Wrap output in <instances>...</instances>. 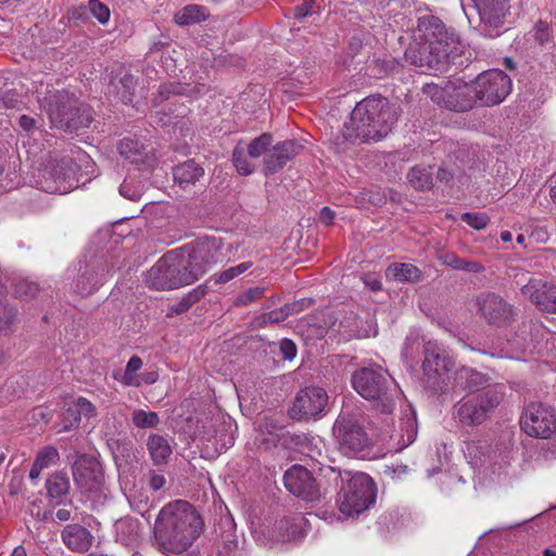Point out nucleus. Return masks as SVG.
<instances>
[{"instance_id":"63","label":"nucleus","mask_w":556,"mask_h":556,"mask_svg":"<svg viewBox=\"0 0 556 556\" xmlns=\"http://www.w3.org/2000/svg\"><path fill=\"white\" fill-rule=\"evenodd\" d=\"M532 237L535 238V240L545 242L548 239V233L545 229H536L532 232Z\"/></svg>"},{"instance_id":"6","label":"nucleus","mask_w":556,"mask_h":556,"mask_svg":"<svg viewBox=\"0 0 556 556\" xmlns=\"http://www.w3.org/2000/svg\"><path fill=\"white\" fill-rule=\"evenodd\" d=\"M354 390L365 400L376 401L381 413H390L394 408V397L399 394L395 382L381 367H364L352 377Z\"/></svg>"},{"instance_id":"40","label":"nucleus","mask_w":556,"mask_h":556,"mask_svg":"<svg viewBox=\"0 0 556 556\" xmlns=\"http://www.w3.org/2000/svg\"><path fill=\"white\" fill-rule=\"evenodd\" d=\"M104 281V274H98L94 271L85 273L79 277L76 282V292L79 294H89L99 288Z\"/></svg>"},{"instance_id":"9","label":"nucleus","mask_w":556,"mask_h":556,"mask_svg":"<svg viewBox=\"0 0 556 556\" xmlns=\"http://www.w3.org/2000/svg\"><path fill=\"white\" fill-rule=\"evenodd\" d=\"M503 396V388L495 386L483 393L465 397L454 405L453 417L463 427H478L490 418Z\"/></svg>"},{"instance_id":"64","label":"nucleus","mask_w":556,"mask_h":556,"mask_svg":"<svg viewBox=\"0 0 556 556\" xmlns=\"http://www.w3.org/2000/svg\"><path fill=\"white\" fill-rule=\"evenodd\" d=\"M42 470L43 468L38 467L37 464L34 462L31 469L29 471V479L35 482L40 477Z\"/></svg>"},{"instance_id":"57","label":"nucleus","mask_w":556,"mask_h":556,"mask_svg":"<svg viewBox=\"0 0 556 556\" xmlns=\"http://www.w3.org/2000/svg\"><path fill=\"white\" fill-rule=\"evenodd\" d=\"M18 124L21 128L28 132L35 128L36 121L30 116L22 115L18 119Z\"/></svg>"},{"instance_id":"43","label":"nucleus","mask_w":556,"mask_h":556,"mask_svg":"<svg viewBox=\"0 0 556 556\" xmlns=\"http://www.w3.org/2000/svg\"><path fill=\"white\" fill-rule=\"evenodd\" d=\"M132 422L137 428H154L159 424V416L154 412L136 409L132 413Z\"/></svg>"},{"instance_id":"16","label":"nucleus","mask_w":556,"mask_h":556,"mask_svg":"<svg viewBox=\"0 0 556 556\" xmlns=\"http://www.w3.org/2000/svg\"><path fill=\"white\" fill-rule=\"evenodd\" d=\"M73 478L83 493H98L103 483L100 463L91 456H78L73 465Z\"/></svg>"},{"instance_id":"26","label":"nucleus","mask_w":556,"mask_h":556,"mask_svg":"<svg viewBox=\"0 0 556 556\" xmlns=\"http://www.w3.org/2000/svg\"><path fill=\"white\" fill-rule=\"evenodd\" d=\"M477 304L483 316L491 324H497L509 318L511 311L502 298L495 294H483L478 298Z\"/></svg>"},{"instance_id":"32","label":"nucleus","mask_w":556,"mask_h":556,"mask_svg":"<svg viewBox=\"0 0 556 556\" xmlns=\"http://www.w3.org/2000/svg\"><path fill=\"white\" fill-rule=\"evenodd\" d=\"M70 412L75 414L74 419H71L68 424H65L63 429H61L62 431H68L76 428L79 425L81 417L90 418L94 416L96 408L88 400L78 397L70 403Z\"/></svg>"},{"instance_id":"41","label":"nucleus","mask_w":556,"mask_h":556,"mask_svg":"<svg viewBox=\"0 0 556 556\" xmlns=\"http://www.w3.org/2000/svg\"><path fill=\"white\" fill-rule=\"evenodd\" d=\"M252 266L251 262H242L236 266L229 267L219 274H215L211 277V280H213L215 283H226L238 276L245 273L248 269H250Z\"/></svg>"},{"instance_id":"27","label":"nucleus","mask_w":556,"mask_h":556,"mask_svg":"<svg viewBox=\"0 0 556 556\" xmlns=\"http://www.w3.org/2000/svg\"><path fill=\"white\" fill-rule=\"evenodd\" d=\"M488 382L489 378L486 375L468 367H462L455 372L454 388L475 392L488 386Z\"/></svg>"},{"instance_id":"31","label":"nucleus","mask_w":556,"mask_h":556,"mask_svg":"<svg viewBox=\"0 0 556 556\" xmlns=\"http://www.w3.org/2000/svg\"><path fill=\"white\" fill-rule=\"evenodd\" d=\"M146 146L138 139L124 138L118 144V151L122 156L131 163H142L146 160Z\"/></svg>"},{"instance_id":"55","label":"nucleus","mask_w":556,"mask_h":556,"mask_svg":"<svg viewBox=\"0 0 556 556\" xmlns=\"http://www.w3.org/2000/svg\"><path fill=\"white\" fill-rule=\"evenodd\" d=\"M333 219H334V213L327 206L323 207L319 213V220L324 225L328 226L333 223Z\"/></svg>"},{"instance_id":"7","label":"nucleus","mask_w":556,"mask_h":556,"mask_svg":"<svg viewBox=\"0 0 556 556\" xmlns=\"http://www.w3.org/2000/svg\"><path fill=\"white\" fill-rule=\"evenodd\" d=\"M341 488L337 503L341 514L346 517L358 516L376 501V488L372 479L364 472L344 471L340 473Z\"/></svg>"},{"instance_id":"4","label":"nucleus","mask_w":556,"mask_h":556,"mask_svg":"<svg viewBox=\"0 0 556 556\" xmlns=\"http://www.w3.org/2000/svg\"><path fill=\"white\" fill-rule=\"evenodd\" d=\"M396 121L395 112L382 97H368L358 102L351 113L350 125L355 134H346L350 140H380Z\"/></svg>"},{"instance_id":"23","label":"nucleus","mask_w":556,"mask_h":556,"mask_svg":"<svg viewBox=\"0 0 556 556\" xmlns=\"http://www.w3.org/2000/svg\"><path fill=\"white\" fill-rule=\"evenodd\" d=\"M303 149L302 144L293 140H287L276 144L264 160L265 175L280 170L292 157Z\"/></svg>"},{"instance_id":"50","label":"nucleus","mask_w":556,"mask_h":556,"mask_svg":"<svg viewBox=\"0 0 556 556\" xmlns=\"http://www.w3.org/2000/svg\"><path fill=\"white\" fill-rule=\"evenodd\" d=\"M280 351L285 359L292 361L296 356V346L292 340L282 339L280 342Z\"/></svg>"},{"instance_id":"56","label":"nucleus","mask_w":556,"mask_h":556,"mask_svg":"<svg viewBox=\"0 0 556 556\" xmlns=\"http://www.w3.org/2000/svg\"><path fill=\"white\" fill-rule=\"evenodd\" d=\"M311 4L308 2H304L300 5H296L294 9V16L296 18H304L311 14Z\"/></svg>"},{"instance_id":"36","label":"nucleus","mask_w":556,"mask_h":556,"mask_svg":"<svg viewBox=\"0 0 556 556\" xmlns=\"http://www.w3.org/2000/svg\"><path fill=\"white\" fill-rule=\"evenodd\" d=\"M439 261L442 264L458 270H465L469 273H480L483 270L482 265L479 263L465 261L451 252L441 253L439 255Z\"/></svg>"},{"instance_id":"35","label":"nucleus","mask_w":556,"mask_h":556,"mask_svg":"<svg viewBox=\"0 0 556 556\" xmlns=\"http://www.w3.org/2000/svg\"><path fill=\"white\" fill-rule=\"evenodd\" d=\"M148 450L150 455L155 464H162L166 462V459L172 454L170 445L167 440L159 434H153L149 437L148 440Z\"/></svg>"},{"instance_id":"37","label":"nucleus","mask_w":556,"mask_h":556,"mask_svg":"<svg viewBox=\"0 0 556 556\" xmlns=\"http://www.w3.org/2000/svg\"><path fill=\"white\" fill-rule=\"evenodd\" d=\"M205 293L206 289L203 286L193 289L179 302L169 307L167 316L173 317L175 315H179L187 312L193 304L200 301L205 295Z\"/></svg>"},{"instance_id":"53","label":"nucleus","mask_w":556,"mask_h":556,"mask_svg":"<svg viewBox=\"0 0 556 556\" xmlns=\"http://www.w3.org/2000/svg\"><path fill=\"white\" fill-rule=\"evenodd\" d=\"M165 482H166V480L163 475L152 473L150 477L149 484L154 491H157V490H161L165 485Z\"/></svg>"},{"instance_id":"51","label":"nucleus","mask_w":556,"mask_h":556,"mask_svg":"<svg viewBox=\"0 0 556 556\" xmlns=\"http://www.w3.org/2000/svg\"><path fill=\"white\" fill-rule=\"evenodd\" d=\"M124 386H135L139 387L141 384L140 377L134 372H129L127 369L123 372L122 377L118 379Z\"/></svg>"},{"instance_id":"49","label":"nucleus","mask_w":556,"mask_h":556,"mask_svg":"<svg viewBox=\"0 0 556 556\" xmlns=\"http://www.w3.org/2000/svg\"><path fill=\"white\" fill-rule=\"evenodd\" d=\"M38 291V286L34 282L23 281L16 286L15 293L17 296L27 300L33 298Z\"/></svg>"},{"instance_id":"15","label":"nucleus","mask_w":556,"mask_h":556,"mask_svg":"<svg viewBox=\"0 0 556 556\" xmlns=\"http://www.w3.org/2000/svg\"><path fill=\"white\" fill-rule=\"evenodd\" d=\"M328 400L323 388L306 387L296 394L290 415L295 419L318 417L325 412Z\"/></svg>"},{"instance_id":"1","label":"nucleus","mask_w":556,"mask_h":556,"mask_svg":"<svg viewBox=\"0 0 556 556\" xmlns=\"http://www.w3.org/2000/svg\"><path fill=\"white\" fill-rule=\"evenodd\" d=\"M204 522L197 509L186 501L164 505L153 523V545L166 556L190 551L203 531Z\"/></svg>"},{"instance_id":"18","label":"nucleus","mask_w":556,"mask_h":556,"mask_svg":"<svg viewBox=\"0 0 556 556\" xmlns=\"http://www.w3.org/2000/svg\"><path fill=\"white\" fill-rule=\"evenodd\" d=\"M223 243L217 238H203L197 240L190 247L186 263L189 269H203V274L223 258Z\"/></svg>"},{"instance_id":"44","label":"nucleus","mask_w":556,"mask_h":556,"mask_svg":"<svg viewBox=\"0 0 556 556\" xmlns=\"http://www.w3.org/2000/svg\"><path fill=\"white\" fill-rule=\"evenodd\" d=\"M232 162L240 175L248 176L253 173L254 166L244 156V148L241 143L237 144L233 150Z\"/></svg>"},{"instance_id":"22","label":"nucleus","mask_w":556,"mask_h":556,"mask_svg":"<svg viewBox=\"0 0 556 556\" xmlns=\"http://www.w3.org/2000/svg\"><path fill=\"white\" fill-rule=\"evenodd\" d=\"M417 430L416 412L412 406L407 405L402 412L400 429L394 430L390 437V440L392 441L390 451L401 452L410 445L416 440Z\"/></svg>"},{"instance_id":"20","label":"nucleus","mask_w":556,"mask_h":556,"mask_svg":"<svg viewBox=\"0 0 556 556\" xmlns=\"http://www.w3.org/2000/svg\"><path fill=\"white\" fill-rule=\"evenodd\" d=\"M306 519L302 514H294L276 520L269 530V536L277 542H292L302 539L306 532Z\"/></svg>"},{"instance_id":"17","label":"nucleus","mask_w":556,"mask_h":556,"mask_svg":"<svg viewBox=\"0 0 556 556\" xmlns=\"http://www.w3.org/2000/svg\"><path fill=\"white\" fill-rule=\"evenodd\" d=\"M510 0H472L475 3L482 26V34L485 37L500 35L497 28L503 25L506 15L509 13Z\"/></svg>"},{"instance_id":"21","label":"nucleus","mask_w":556,"mask_h":556,"mask_svg":"<svg viewBox=\"0 0 556 556\" xmlns=\"http://www.w3.org/2000/svg\"><path fill=\"white\" fill-rule=\"evenodd\" d=\"M521 292L535 306L546 313H556V286L542 280H530L522 287Z\"/></svg>"},{"instance_id":"3","label":"nucleus","mask_w":556,"mask_h":556,"mask_svg":"<svg viewBox=\"0 0 556 556\" xmlns=\"http://www.w3.org/2000/svg\"><path fill=\"white\" fill-rule=\"evenodd\" d=\"M448 34L440 18L425 15L418 18L415 42L405 52V59L416 66L432 67L447 56Z\"/></svg>"},{"instance_id":"60","label":"nucleus","mask_w":556,"mask_h":556,"mask_svg":"<svg viewBox=\"0 0 556 556\" xmlns=\"http://www.w3.org/2000/svg\"><path fill=\"white\" fill-rule=\"evenodd\" d=\"M538 40L543 43L548 39V31H547V25L544 23H539L536 25V34H535Z\"/></svg>"},{"instance_id":"5","label":"nucleus","mask_w":556,"mask_h":556,"mask_svg":"<svg viewBox=\"0 0 556 556\" xmlns=\"http://www.w3.org/2000/svg\"><path fill=\"white\" fill-rule=\"evenodd\" d=\"M203 269H189L184 253L170 251L147 273L146 285L155 290H173L197 281Z\"/></svg>"},{"instance_id":"8","label":"nucleus","mask_w":556,"mask_h":556,"mask_svg":"<svg viewBox=\"0 0 556 556\" xmlns=\"http://www.w3.org/2000/svg\"><path fill=\"white\" fill-rule=\"evenodd\" d=\"M41 108L56 128L73 130L90 123L87 110L81 109L78 100L67 91H50L41 100Z\"/></svg>"},{"instance_id":"29","label":"nucleus","mask_w":556,"mask_h":556,"mask_svg":"<svg viewBox=\"0 0 556 556\" xmlns=\"http://www.w3.org/2000/svg\"><path fill=\"white\" fill-rule=\"evenodd\" d=\"M203 174V168L194 161H188L174 168L175 181L182 188L193 185Z\"/></svg>"},{"instance_id":"2","label":"nucleus","mask_w":556,"mask_h":556,"mask_svg":"<svg viewBox=\"0 0 556 556\" xmlns=\"http://www.w3.org/2000/svg\"><path fill=\"white\" fill-rule=\"evenodd\" d=\"M463 453L473 468L478 483L483 486L504 485L516 473L515 451L509 443L491 445L485 440L465 442Z\"/></svg>"},{"instance_id":"46","label":"nucleus","mask_w":556,"mask_h":556,"mask_svg":"<svg viewBox=\"0 0 556 556\" xmlns=\"http://www.w3.org/2000/svg\"><path fill=\"white\" fill-rule=\"evenodd\" d=\"M462 219L476 230L484 229L490 220L485 213H464Z\"/></svg>"},{"instance_id":"61","label":"nucleus","mask_w":556,"mask_h":556,"mask_svg":"<svg viewBox=\"0 0 556 556\" xmlns=\"http://www.w3.org/2000/svg\"><path fill=\"white\" fill-rule=\"evenodd\" d=\"M140 377V381L147 383V384H152L154 383L156 380H157V374L154 372V371H151V372H146L143 374L142 376H139Z\"/></svg>"},{"instance_id":"47","label":"nucleus","mask_w":556,"mask_h":556,"mask_svg":"<svg viewBox=\"0 0 556 556\" xmlns=\"http://www.w3.org/2000/svg\"><path fill=\"white\" fill-rule=\"evenodd\" d=\"M88 7L92 15L101 23L105 24L110 18V10L99 0H89Z\"/></svg>"},{"instance_id":"42","label":"nucleus","mask_w":556,"mask_h":556,"mask_svg":"<svg viewBox=\"0 0 556 556\" xmlns=\"http://www.w3.org/2000/svg\"><path fill=\"white\" fill-rule=\"evenodd\" d=\"M271 143L273 137L269 134H262L249 143L247 152L250 157L257 159L267 151Z\"/></svg>"},{"instance_id":"13","label":"nucleus","mask_w":556,"mask_h":556,"mask_svg":"<svg viewBox=\"0 0 556 556\" xmlns=\"http://www.w3.org/2000/svg\"><path fill=\"white\" fill-rule=\"evenodd\" d=\"M477 102L491 106L500 104L511 91L510 77L501 70H490L473 81Z\"/></svg>"},{"instance_id":"58","label":"nucleus","mask_w":556,"mask_h":556,"mask_svg":"<svg viewBox=\"0 0 556 556\" xmlns=\"http://www.w3.org/2000/svg\"><path fill=\"white\" fill-rule=\"evenodd\" d=\"M1 100L5 108H15L18 102L17 94L14 92H5Z\"/></svg>"},{"instance_id":"59","label":"nucleus","mask_w":556,"mask_h":556,"mask_svg":"<svg viewBox=\"0 0 556 556\" xmlns=\"http://www.w3.org/2000/svg\"><path fill=\"white\" fill-rule=\"evenodd\" d=\"M142 367V361L139 356H132L127 363L126 369L136 374Z\"/></svg>"},{"instance_id":"45","label":"nucleus","mask_w":556,"mask_h":556,"mask_svg":"<svg viewBox=\"0 0 556 556\" xmlns=\"http://www.w3.org/2000/svg\"><path fill=\"white\" fill-rule=\"evenodd\" d=\"M59 459V452L52 446H46L38 452L35 463L43 469L50 467Z\"/></svg>"},{"instance_id":"62","label":"nucleus","mask_w":556,"mask_h":556,"mask_svg":"<svg viewBox=\"0 0 556 556\" xmlns=\"http://www.w3.org/2000/svg\"><path fill=\"white\" fill-rule=\"evenodd\" d=\"M55 516L60 521H67L71 519L72 514L67 508H60L56 510Z\"/></svg>"},{"instance_id":"48","label":"nucleus","mask_w":556,"mask_h":556,"mask_svg":"<svg viewBox=\"0 0 556 556\" xmlns=\"http://www.w3.org/2000/svg\"><path fill=\"white\" fill-rule=\"evenodd\" d=\"M264 294V288L254 287L251 288L236 299V304L238 305H249L250 303L261 299Z\"/></svg>"},{"instance_id":"14","label":"nucleus","mask_w":556,"mask_h":556,"mask_svg":"<svg viewBox=\"0 0 556 556\" xmlns=\"http://www.w3.org/2000/svg\"><path fill=\"white\" fill-rule=\"evenodd\" d=\"M521 427L531 437L546 439L556 431V414L540 403H531L521 417Z\"/></svg>"},{"instance_id":"24","label":"nucleus","mask_w":556,"mask_h":556,"mask_svg":"<svg viewBox=\"0 0 556 556\" xmlns=\"http://www.w3.org/2000/svg\"><path fill=\"white\" fill-rule=\"evenodd\" d=\"M454 363L445 350L437 343L428 342L425 346V361L422 368L428 377L442 376L447 374Z\"/></svg>"},{"instance_id":"25","label":"nucleus","mask_w":556,"mask_h":556,"mask_svg":"<svg viewBox=\"0 0 556 556\" xmlns=\"http://www.w3.org/2000/svg\"><path fill=\"white\" fill-rule=\"evenodd\" d=\"M61 539L64 545L72 552L86 553L92 546L94 538L87 528L78 523H72L64 527L61 532Z\"/></svg>"},{"instance_id":"19","label":"nucleus","mask_w":556,"mask_h":556,"mask_svg":"<svg viewBox=\"0 0 556 556\" xmlns=\"http://www.w3.org/2000/svg\"><path fill=\"white\" fill-rule=\"evenodd\" d=\"M285 485L290 493L305 501L318 497V490L309 471L300 465L289 468L283 476Z\"/></svg>"},{"instance_id":"52","label":"nucleus","mask_w":556,"mask_h":556,"mask_svg":"<svg viewBox=\"0 0 556 556\" xmlns=\"http://www.w3.org/2000/svg\"><path fill=\"white\" fill-rule=\"evenodd\" d=\"M128 181H124L121 187H119V192L123 197L129 199V200H132V201H136L140 198V191L138 190H135L132 192H130V190H128Z\"/></svg>"},{"instance_id":"34","label":"nucleus","mask_w":556,"mask_h":556,"mask_svg":"<svg viewBox=\"0 0 556 556\" xmlns=\"http://www.w3.org/2000/svg\"><path fill=\"white\" fill-rule=\"evenodd\" d=\"M117 539L126 545L136 542L139 538V522L132 518H124L115 523Z\"/></svg>"},{"instance_id":"28","label":"nucleus","mask_w":556,"mask_h":556,"mask_svg":"<svg viewBox=\"0 0 556 556\" xmlns=\"http://www.w3.org/2000/svg\"><path fill=\"white\" fill-rule=\"evenodd\" d=\"M70 480L63 472H54L46 481L47 495L53 505H61L64 503L70 492Z\"/></svg>"},{"instance_id":"11","label":"nucleus","mask_w":556,"mask_h":556,"mask_svg":"<svg viewBox=\"0 0 556 556\" xmlns=\"http://www.w3.org/2000/svg\"><path fill=\"white\" fill-rule=\"evenodd\" d=\"M422 91L439 106L451 111H468L477 102L475 87L460 79L448 81L444 86L427 84Z\"/></svg>"},{"instance_id":"38","label":"nucleus","mask_w":556,"mask_h":556,"mask_svg":"<svg viewBox=\"0 0 556 556\" xmlns=\"http://www.w3.org/2000/svg\"><path fill=\"white\" fill-rule=\"evenodd\" d=\"M408 182L417 190H426L432 186L431 168L416 166L407 174Z\"/></svg>"},{"instance_id":"33","label":"nucleus","mask_w":556,"mask_h":556,"mask_svg":"<svg viewBox=\"0 0 556 556\" xmlns=\"http://www.w3.org/2000/svg\"><path fill=\"white\" fill-rule=\"evenodd\" d=\"M282 429L276 425L273 420L266 419L257 428V435L255 441L260 444L269 448L275 446L281 434Z\"/></svg>"},{"instance_id":"39","label":"nucleus","mask_w":556,"mask_h":556,"mask_svg":"<svg viewBox=\"0 0 556 556\" xmlns=\"http://www.w3.org/2000/svg\"><path fill=\"white\" fill-rule=\"evenodd\" d=\"M205 16L206 13L204 8L197 4H190L179 10L175 14L174 20L178 25H190L204 20Z\"/></svg>"},{"instance_id":"30","label":"nucleus","mask_w":556,"mask_h":556,"mask_svg":"<svg viewBox=\"0 0 556 556\" xmlns=\"http://www.w3.org/2000/svg\"><path fill=\"white\" fill-rule=\"evenodd\" d=\"M388 278L395 281L416 282L420 279L421 273L418 267L408 263H393L387 270Z\"/></svg>"},{"instance_id":"12","label":"nucleus","mask_w":556,"mask_h":556,"mask_svg":"<svg viewBox=\"0 0 556 556\" xmlns=\"http://www.w3.org/2000/svg\"><path fill=\"white\" fill-rule=\"evenodd\" d=\"M332 433L338 450L348 457H366L370 442L365 430L352 418L339 416Z\"/></svg>"},{"instance_id":"10","label":"nucleus","mask_w":556,"mask_h":556,"mask_svg":"<svg viewBox=\"0 0 556 556\" xmlns=\"http://www.w3.org/2000/svg\"><path fill=\"white\" fill-rule=\"evenodd\" d=\"M79 166L70 156L50 160L38 174V185L49 193H67L78 187Z\"/></svg>"},{"instance_id":"54","label":"nucleus","mask_w":556,"mask_h":556,"mask_svg":"<svg viewBox=\"0 0 556 556\" xmlns=\"http://www.w3.org/2000/svg\"><path fill=\"white\" fill-rule=\"evenodd\" d=\"M368 201L374 205H380L386 201V194L381 193L379 190H369L367 191Z\"/></svg>"}]
</instances>
